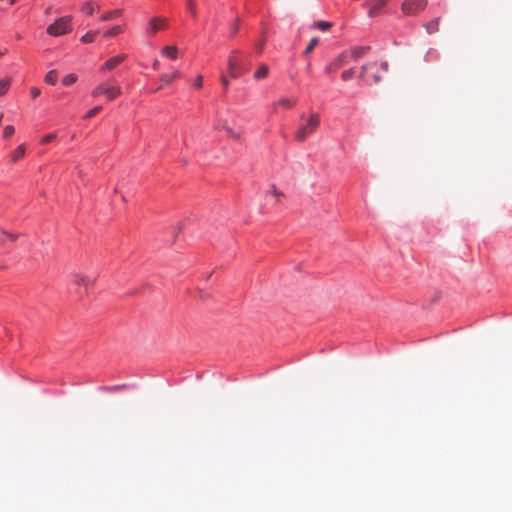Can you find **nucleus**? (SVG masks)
Wrapping results in <instances>:
<instances>
[{"instance_id":"9b49d317","label":"nucleus","mask_w":512,"mask_h":512,"mask_svg":"<svg viewBox=\"0 0 512 512\" xmlns=\"http://www.w3.org/2000/svg\"><path fill=\"white\" fill-rule=\"evenodd\" d=\"M236 53V51L232 52L228 58V69L230 72V76L233 78L238 77Z\"/></svg>"},{"instance_id":"473e14b6","label":"nucleus","mask_w":512,"mask_h":512,"mask_svg":"<svg viewBox=\"0 0 512 512\" xmlns=\"http://www.w3.org/2000/svg\"><path fill=\"white\" fill-rule=\"evenodd\" d=\"M187 8L190 11V13L192 14V16L195 17L196 16V7H195L194 0H187Z\"/></svg>"},{"instance_id":"aec40b11","label":"nucleus","mask_w":512,"mask_h":512,"mask_svg":"<svg viewBox=\"0 0 512 512\" xmlns=\"http://www.w3.org/2000/svg\"><path fill=\"white\" fill-rule=\"evenodd\" d=\"M348 63L347 61V54L344 52V53H341L333 62H332V65L334 66L335 69H339L341 68L342 66L346 65Z\"/></svg>"},{"instance_id":"412c9836","label":"nucleus","mask_w":512,"mask_h":512,"mask_svg":"<svg viewBox=\"0 0 512 512\" xmlns=\"http://www.w3.org/2000/svg\"><path fill=\"white\" fill-rule=\"evenodd\" d=\"M296 103H297V100L294 98H281L278 101V105H280L286 109L293 108L296 105Z\"/></svg>"},{"instance_id":"a211bd4d","label":"nucleus","mask_w":512,"mask_h":512,"mask_svg":"<svg viewBox=\"0 0 512 512\" xmlns=\"http://www.w3.org/2000/svg\"><path fill=\"white\" fill-rule=\"evenodd\" d=\"M440 18H435L434 20L425 24V29L428 34L436 33L439 30Z\"/></svg>"},{"instance_id":"4c0bfd02","label":"nucleus","mask_w":512,"mask_h":512,"mask_svg":"<svg viewBox=\"0 0 512 512\" xmlns=\"http://www.w3.org/2000/svg\"><path fill=\"white\" fill-rule=\"evenodd\" d=\"M264 44H265V40H264V39H262V40L257 44L256 48H257V50H258V52H259V53H261V52H262L263 47H264Z\"/></svg>"},{"instance_id":"a18cd8bd","label":"nucleus","mask_w":512,"mask_h":512,"mask_svg":"<svg viewBox=\"0 0 512 512\" xmlns=\"http://www.w3.org/2000/svg\"><path fill=\"white\" fill-rule=\"evenodd\" d=\"M3 118V113L0 112V121L2 120Z\"/></svg>"},{"instance_id":"2eb2a0df","label":"nucleus","mask_w":512,"mask_h":512,"mask_svg":"<svg viewBox=\"0 0 512 512\" xmlns=\"http://www.w3.org/2000/svg\"><path fill=\"white\" fill-rule=\"evenodd\" d=\"M122 13H123L122 9H115V10L108 11L100 17V21L105 22V21L114 20V19L120 17L122 15Z\"/></svg>"},{"instance_id":"7ed1b4c3","label":"nucleus","mask_w":512,"mask_h":512,"mask_svg":"<svg viewBox=\"0 0 512 512\" xmlns=\"http://www.w3.org/2000/svg\"><path fill=\"white\" fill-rule=\"evenodd\" d=\"M320 126V116L317 113H311L305 123L301 124L295 132V140L304 142L309 136L314 134Z\"/></svg>"},{"instance_id":"c9c22d12","label":"nucleus","mask_w":512,"mask_h":512,"mask_svg":"<svg viewBox=\"0 0 512 512\" xmlns=\"http://www.w3.org/2000/svg\"><path fill=\"white\" fill-rule=\"evenodd\" d=\"M193 86H194L195 88H197V89L202 88V86H203V78H202V76H201V75H199V76L195 79V81H194V83H193Z\"/></svg>"},{"instance_id":"9d476101","label":"nucleus","mask_w":512,"mask_h":512,"mask_svg":"<svg viewBox=\"0 0 512 512\" xmlns=\"http://www.w3.org/2000/svg\"><path fill=\"white\" fill-rule=\"evenodd\" d=\"M370 51V46H355L350 49L353 59L358 60L364 57Z\"/></svg>"},{"instance_id":"5701e85b","label":"nucleus","mask_w":512,"mask_h":512,"mask_svg":"<svg viewBox=\"0 0 512 512\" xmlns=\"http://www.w3.org/2000/svg\"><path fill=\"white\" fill-rule=\"evenodd\" d=\"M81 11L86 13L87 15H93L95 11V2L90 0L84 3L81 7Z\"/></svg>"},{"instance_id":"cd10ccee","label":"nucleus","mask_w":512,"mask_h":512,"mask_svg":"<svg viewBox=\"0 0 512 512\" xmlns=\"http://www.w3.org/2000/svg\"><path fill=\"white\" fill-rule=\"evenodd\" d=\"M313 27L321 29L322 31H326L332 27V23L326 22V21H319V22L314 23Z\"/></svg>"},{"instance_id":"393cba45","label":"nucleus","mask_w":512,"mask_h":512,"mask_svg":"<svg viewBox=\"0 0 512 512\" xmlns=\"http://www.w3.org/2000/svg\"><path fill=\"white\" fill-rule=\"evenodd\" d=\"M120 33H122V28L121 26H114L112 28H110L109 30H107L105 33H104V37L106 38H110V37H115L117 35H119Z\"/></svg>"},{"instance_id":"7c9ffc66","label":"nucleus","mask_w":512,"mask_h":512,"mask_svg":"<svg viewBox=\"0 0 512 512\" xmlns=\"http://www.w3.org/2000/svg\"><path fill=\"white\" fill-rule=\"evenodd\" d=\"M101 109H102L101 106H96V107L90 109L84 116V119H90V118L94 117L96 114H98L101 111Z\"/></svg>"},{"instance_id":"37998d69","label":"nucleus","mask_w":512,"mask_h":512,"mask_svg":"<svg viewBox=\"0 0 512 512\" xmlns=\"http://www.w3.org/2000/svg\"><path fill=\"white\" fill-rule=\"evenodd\" d=\"M238 28H239V23L237 22V23L234 25V27H233V30H232V36H234V35H235V33L237 32Z\"/></svg>"},{"instance_id":"6e6552de","label":"nucleus","mask_w":512,"mask_h":512,"mask_svg":"<svg viewBox=\"0 0 512 512\" xmlns=\"http://www.w3.org/2000/svg\"><path fill=\"white\" fill-rule=\"evenodd\" d=\"M167 27V19L163 17L152 18L147 26L146 33L148 36L155 35L158 31Z\"/></svg>"},{"instance_id":"e433bc0d","label":"nucleus","mask_w":512,"mask_h":512,"mask_svg":"<svg viewBox=\"0 0 512 512\" xmlns=\"http://www.w3.org/2000/svg\"><path fill=\"white\" fill-rule=\"evenodd\" d=\"M40 93V89H38L37 87L30 88V94L32 98H37L40 95Z\"/></svg>"},{"instance_id":"f704fd0d","label":"nucleus","mask_w":512,"mask_h":512,"mask_svg":"<svg viewBox=\"0 0 512 512\" xmlns=\"http://www.w3.org/2000/svg\"><path fill=\"white\" fill-rule=\"evenodd\" d=\"M268 194H271L275 197H280L282 196V192H280L275 185H272L268 191Z\"/></svg>"},{"instance_id":"f3484780","label":"nucleus","mask_w":512,"mask_h":512,"mask_svg":"<svg viewBox=\"0 0 512 512\" xmlns=\"http://www.w3.org/2000/svg\"><path fill=\"white\" fill-rule=\"evenodd\" d=\"M18 239L17 234H12L6 230L0 229V243L3 244L6 242V240H9L11 242H15Z\"/></svg>"},{"instance_id":"4be33fe9","label":"nucleus","mask_w":512,"mask_h":512,"mask_svg":"<svg viewBox=\"0 0 512 512\" xmlns=\"http://www.w3.org/2000/svg\"><path fill=\"white\" fill-rule=\"evenodd\" d=\"M10 85V78H3L0 80V97H3L8 92Z\"/></svg>"},{"instance_id":"f257e3e1","label":"nucleus","mask_w":512,"mask_h":512,"mask_svg":"<svg viewBox=\"0 0 512 512\" xmlns=\"http://www.w3.org/2000/svg\"><path fill=\"white\" fill-rule=\"evenodd\" d=\"M389 64L387 61H383L380 64L376 62H369L361 67L359 77L365 81L370 78L371 83L378 84L382 81L384 75L388 73Z\"/></svg>"},{"instance_id":"20e7f679","label":"nucleus","mask_w":512,"mask_h":512,"mask_svg":"<svg viewBox=\"0 0 512 512\" xmlns=\"http://www.w3.org/2000/svg\"><path fill=\"white\" fill-rule=\"evenodd\" d=\"M71 22V16L60 17L47 27L46 32L53 37L68 34L72 31Z\"/></svg>"},{"instance_id":"c756f323","label":"nucleus","mask_w":512,"mask_h":512,"mask_svg":"<svg viewBox=\"0 0 512 512\" xmlns=\"http://www.w3.org/2000/svg\"><path fill=\"white\" fill-rule=\"evenodd\" d=\"M354 74H355L354 68H350V69H347L342 72L341 78L343 81H349L353 78Z\"/></svg>"},{"instance_id":"72a5a7b5","label":"nucleus","mask_w":512,"mask_h":512,"mask_svg":"<svg viewBox=\"0 0 512 512\" xmlns=\"http://www.w3.org/2000/svg\"><path fill=\"white\" fill-rule=\"evenodd\" d=\"M55 138H56V134H54V133L48 134L41 139V143L47 144V143L51 142L52 140H54Z\"/></svg>"},{"instance_id":"0eeeda50","label":"nucleus","mask_w":512,"mask_h":512,"mask_svg":"<svg viewBox=\"0 0 512 512\" xmlns=\"http://www.w3.org/2000/svg\"><path fill=\"white\" fill-rule=\"evenodd\" d=\"M96 275H87L80 272H74L71 274V281L78 287H83L85 291H88L96 283Z\"/></svg>"},{"instance_id":"a19ab883","label":"nucleus","mask_w":512,"mask_h":512,"mask_svg":"<svg viewBox=\"0 0 512 512\" xmlns=\"http://www.w3.org/2000/svg\"><path fill=\"white\" fill-rule=\"evenodd\" d=\"M159 64H160L159 61L157 59H155L154 62H153V65H152L153 69L154 70H158L159 69Z\"/></svg>"},{"instance_id":"c03bdc74","label":"nucleus","mask_w":512,"mask_h":512,"mask_svg":"<svg viewBox=\"0 0 512 512\" xmlns=\"http://www.w3.org/2000/svg\"><path fill=\"white\" fill-rule=\"evenodd\" d=\"M7 53V49L5 50H0V57L4 56L5 54Z\"/></svg>"},{"instance_id":"ddd939ff","label":"nucleus","mask_w":512,"mask_h":512,"mask_svg":"<svg viewBox=\"0 0 512 512\" xmlns=\"http://www.w3.org/2000/svg\"><path fill=\"white\" fill-rule=\"evenodd\" d=\"M181 77V72L179 70H174L172 73H164L160 76V80L165 85H170L175 79Z\"/></svg>"},{"instance_id":"ea45409f","label":"nucleus","mask_w":512,"mask_h":512,"mask_svg":"<svg viewBox=\"0 0 512 512\" xmlns=\"http://www.w3.org/2000/svg\"><path fill=\"white\" fill-rule=\"evenodd\" d=\"M1 2L5 3V8H7L8 6H12L13 4H15L16 0H1Z\"/></svg>"},{"instance_id":"f8f14e48","label":"nucleus","mask_w":512,"mask_h":512,"mask_svg":"<svg viewBox=\"0 0 512 512\" xmlns=\"http://www.w3.org/2000/svg\"><path fill=\"white\" fill-rule=\"evenodd\" d=\"M388 1L389 0H371L370 1L371 8L369 11V16H371V17L375 16L378 13V11L388 3Z\"/></svg>"},{"instance_id":"6ab92c4d","label":"nucleus","mask_w":512,"mask_h":512,"mask_svg":"<svg viewBox=\"0 0 512 512\" xmlns=\"http://www.w3.org/2000/svg\"><path fill=\"white\" fill-rule=\"evenodd\" d=\"M268 73H269L268 66L265 65V64H262V65H260L258 70L254 73V78L256 80L264 79V78H266L268 76Z\"/></svg>"},{"instance_id":"1a4fd4ad","label":"nucleus","mask_w":512,"mask_h":512,"mask_svg":"<svg viewBox=\"0 0 512 512\" xmlns=\"http://www.w3.org/2000/svg\"><path fill=\"white\" fill-rule=\"evenodd\" d=\"M125 59H126L125 54H120V55L114 56V57L108 59L103 64V66L101 67V70L111 71V70L115 69L117 66H119Z\"/></svg>"},{"instance_id":"39448f33","label":"nucleus","mask_w":512,"mask_h":512,"mask_svg":"<svg viewBox=\"0 0 512 512\" xmlns=\"http://www.w3.org/2000/svg\"><path fill=\"white\" fill-rule=\"evenodd\" d=\"M121 92L122 91L119 86L109 85V83L107 82V83H103V84H100L97 87H95L91 94L95 98L104 94L108 101H112L116 97H118L121 94Z\"/></svg>"},{"instance_id":"c85d7f7f","label":"nucleus","mask_w":512,"mask_h":512,"mask_svg":"<svg viewBox=\"0 0 512 512\" xmlns=\"http://www.w3.org/2000/svg\"><path fill=\"white\" fill-rule=\"evenodd\" d=\"M318 44V39L316 37L312 38L310 41H309V44L307 45L305 51H304V54L305 55H308L310 54L313 49L317 46Z\"/></svg>"},{"instance_id":"f03ea898","label":"nucleus","mask_w":512,"mask_h":512,"mask_svg":"<svg viewBox=\"0 0 512 512\" xmlns=\"http://www.w3.org/2000/svg\"><path fill=\"white\" fill-rule=\"evenodd\" d=\"M213 129L216 131H225L228 138L233 141L240 142L243 136V128L235 123H230L228 119L220 115H216Z\"/></svg>"},{"instance_id":"4468645a","label":"nucleus","mask_w":512,"mask_h":512,"mask_svg":"<svg viewBox=\"0 0 512 512\" xmlns=\"http://www.w3.org/2000/svg\"><path fill=\"white\" fill-rule=\"evenodd\" d=\"M26 148L24 144L19 145L10 155L11 161L13 163L18 162L20 159H22L25 156Z\"/></svg>"},{"instance_id":"a878e982","label":"nucleus","mask_w":512,"mask_h":512,"mask_svg":"<svg viewBox=\"0 0 512 512\" xmlns=\"http://www.w3.org/2000/svg\"><path fill=\"white\" fill-rule=\"evenodd\" d=\"M45 82L50 85H55L57 82V72L56 70L49 71L45 76Z\"/></svg>"},{"instance_id":"b1692460","label":"nucleus","mask_w":512,"mask_h":512,"mask_svg":"<svg viewBox=\"0 0 512 512\" xmlns=\"http://www.w3.org/2000/svg\"><path fill=\"white\" fill-rule=\"evenodd\" d=\"M97 34V31H89L80 38V41L84 44L92 43L95 40Z\"/></svg>"},{"instance_id":"bb28decb","label":"nucleus","mask_w":512,"mask_h":512,"mask_svg":"<svg viewBox=\"0 0 512 512\" xmlns=\"http://www.w3.org/2000/svg\"><path fill=\"white\" fill-rule=\"evenodd\" d=\"M77 79H78L77 75L74 73H71V74H68L67 76H65L63 78L62 82L65 86H70V85L74 84L77 81Z\"/></svg>"},{"instance_id":"79ce46f5","label":"nucleus","mask_w":512,"mask_h":512,"mask_svg":"<svg viewBox=\"0 0 512 512\" xmlns=\"http://www.w3.org/2000/svg\"><path fill=\"white\" fill-rule=\"evenodd\" d=\"M335 70H336V69L334 68V66L332 65V63H331L328 67H326V69H325V71H326L327 73H330V72L335 71Z\"/></svg>"},{"instance_id":"2f4dec72","label":"nucleus","mask_w":512,"mask_h":512,"mask_svg":"<svg viewBox=\"0 0 512 512\" xmlns=\"http://www.w3.org/2000/svg\"><path fill=\"white\" fill-rule=\"evenodd\" d=\"M15 132V128L14 126L12 125H7L5 128H4V131H3V137L4 138H9L11 137Z\"/></svg>"},{"instance_id":"dca6fc26","label":"nucleus","mask_w":512,"mask_h":512,"mask_svg":"<svg viewBox=\"0 0 512 512\" xmlns=\"http://www.w3.org/2000/svg\"><path fill=\"white\" fill-rule=\"evenodd\" d=\"M162 54L171 60H176L178 58V48L176 46H165L162 49Z\"/></svg>"},{"instance_id":"423d86ee","label":"nucleus","mask_w":512,"mask_h":512,"mask_svg":"<svg viewBox=\"0 0 512 512\" xmlns=\"http://www.w3.org/2000/svg\"><path fill=\"white\" fill-rule=\"evenodd\" d=\"M427 6V0H405L401 5V11L406 16H415Z\"/></svg>"},{"instance_id":"58836bf2","label":"nucleus","mask_w":512,"mask_h":512,"mask_svg":"<svg viewBox=\"0 0 512 512\" xmlns=\"http://www.w3.org/2000/svg\"><path fill=\"white\" fill-rule=\"evenodd\" d=\"M221 83H222L224 89L228 88L229 82L225 76H221Z\"/></svg>"}]
</instances>
